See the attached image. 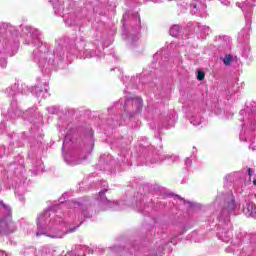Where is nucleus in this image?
I'll return each instance as SVG.
<instances>
[{"instance_id":"nucleus-3","label":"nucleus","mask_w":256,"mask_h":256,"mask_svg":"<svg viewBox=\"0 0 256 256\" xmlns=\"http://www.w3.org/2000/svg\"><path fill=\"white\" fill-rule=\"evenodd\" d=\"M197 79H198V81H204L205 80V72L198 70Z\"/></svg>"},{"instance_id":"nucleus-5","label":"nucleus","mask_w":256,"mask_h":256,"mask_svg":"<svg viewBox=\"0 0 256 256\" xmlns=\"http://www.w3.org/2000/svg\"><path fill=\"white\" fill-rule=\"evenodd\" d=\"M248 175H249V177H253V172H252L251 168H248Z\"/></svg>"},{"instance_id":"nucleus-2","label":"nucleus","mask_w":256,"mask_h":256,"mask_svg":"<svg viewBox=\"0 0 256 256\" xmlns=\"http://www.w3.org/2000/svg\"><path fill=\"white\" fill-rule=\"evenodd\" d=\"M224 65L229 66L233 62V56L231 54H228L224 57Z\"/></svg>"},{"instance_id":"nucleus-1","label":"nucleus","mask_w":256,"mask_h":256,"mask_svg":"<svg viewBox=\"0 0 256 256\" xmlns=\"http://www.w3.org/2000/svg\"><path fill=\"white\" fill-rule=\"evenodd\" d=\"M246 215L248 217H255V215H256V206H255V204H248L247 205Z\"/></svg>"},{"instance_id":"nucleus-6","label":"nucleus","mask_w":256,"mask_h":256,"mask_svg":"<svg viewBox=\"0 0 256 256\" xmlns=\"http://www.w3.org/2000/svg\"><path fill=\"white\" fill-rule=\"evenodd\" d=\"M107 193V190H102L99 192V195H105Z\"/></svg>"},{"instance_id":"nucleus-7","label":"nucleus","mask_w":256,"mask_h":256,"mask_svg":"<svg viewBox=\"0 0 256 256\" xmlns=\"http://www.w3.org/2000/svg\"><path fill=\"white\" fill-rule=\"evenodd\" d=\"M253 185H256V178L253 180Z\"/></svg>"},{"instance_id":"nucleus-4","label":"nucleus","mask_w":256,"mask_h":256,"mask_svg":"<svg viewBox=\"0 0 256 256\" xmlns=\"http://www.w3.org/2000/svg\"><path fill=\"white\" fill-rule=\"evenodd\" d=\"M175 31H179V26H173L170 29V35H172V37H177V34H175Z\"/></svg>"}]
</instances>
